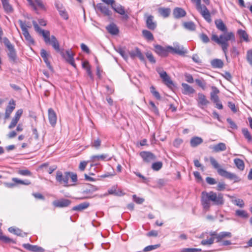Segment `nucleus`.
Returning a JSON list of instances; mask_svg holds the SVG:
<instances>
[{
    "instance_id": "57",
    "label": "nucleus",
    "mask_w": 252,
    "mask_h": 252,
    "mask_svg": "<svg viewBox=\"0 0 252 252\" xmlns=\"http://www.w3.org/2000/svg\"><path fill=\"white\" fill-rule=\"evenodd\" d=\"M132 197L133 200L137 204H142L144 201L143 198L137 197L136 195H133Z\"/></svg>"
},
{
    "instance_id": "28",
    "label": "nucleus",
    "mask_w": 252,
    "mask_h": 252,
    "mask_svg": "<svg viewBox=\"0 0 252 252\" xmlns=\"http://www.w3.org/2000/svg\"><path fill=\"white\" fill-rule=\"evenodd\" d=\"M203 142V139L199 137L195 136L192 137L190 141L191 147H195Z\"/></svg>"
},
{
    "instance_id": "11",
    "label": "nucleus",
    "mask_w": 252,
    "mask_h": 252,
    "mask_svg": "<svg viewBox=\"0 0 252 252\" xmlns=\"http://www.w3.org/2000/svg\"><path fill=\"white\" fill-rule=\"evenodd\" d=\"M140 156L143 161L146 163H150L156 159V157L150 152H141L140 153Z\"/></svg>"
},
{
    "instance_id": "25",
    "label": "nucleus",
    "mask_w": 252,
    "mask_h": 252,
    "mask_svg": "<svg viewBox=\"0 0 252 252\" xmlns=\"http://www.w3.org/2000/svg\"><path fill=\"white\" fill-rule=\"evenodd\" d=\"M232 237V234L229 232H221L217 235V242H220L221 241L226 238H231Z\"/></svg>"
},
{
    "instance_id": "64",
    "label": "nucleus",
    "mask_w": 252,
    "mask_h": 252,
    "mask_svg": "<svg viewBox=\"0 0 252 252\" xmlns=\"http://www.w3.org/2000/svg\"><path fill=\"white\" fill-rule=\"evenodd\" d=\"M88 161H83L80 163L79 168L81 171H84L85 169Z\"/></svg>"
},
{
    "instance_id": "60",
    "label": "nucleus",
    "mask_w": 252,
    "mask_h": 252,
    "mask_svg": "<svg viewBox=\"0 0 252 252\" xmlns=\"http://www.w3.org/2000/svg\"><path fill=\"white\" fill-rule=\"evenodd\" d=\"M201 251V249L195 248H186L182 250L181 252H196Z\"/></svg>"
},
{
    "instance_id": "42",
    "label": "nucleus",
    "mask_w": 252,
    "mask_h": 252,
    "mask_svg": "<svg viewBox=\"0 0 252 252\" xmlns=\"http://www.w3.org/2000/svg\"><path fill=\"white\" fill-rule=\"evenodd\" d=\"M238 33L240 37L243 38L244 40L248 41V35L245 31L239 30L238 31Z\"/></svg>"
},
{
    "instance_id": "32",
    "label": "nucleus",
    "mask_w": 252,
    "mask_h": 252,
    "mask_svg": "<svg viewBox=\"0 0 252 252\" xmlns=\"http://www.w3.org/2000/svg\"><path fill=\"white\" fill-rule=\"evenodd\" d=\"M142 33L143 37L147 40L153 41L154 39L152 33L148 30H143Z\"/></svg>"
},
{
    "instance_id": "35",
    "label": "nucleus",
    "mask_w": 252,
    "mask_h": 252,
    "mask_svg": "<svg viewBox=\"0 0 252 252\" xmlns=\"http://www.w3.org/2000/svg\"><path fill=\"white\" fill-rule=\"evenodd\" d=\"M170 11V9L169 8H160L158 9V12L164 18L169 16Z\"/></svg>"
},
{
    "instance_id": "9",
    "label": "nucleus",
    "mask_w": 252,
    "mask_h": 252,
    "mask_svg": "<svg viewBox=\"0 0 252 252\" xmlns=\"http://www.w3.org/2000/svg\"><path fill=\"white\" fill-rule=\"evenodd\" d=\"M157 71L159 74L160 78L162 79L163 82L166 85L171 86L173 85V83L171 80L170 77L167 75L165 71L160 68H157Z\"/></svg>"
},
{
    "instance_id": "3",
    "label": "nucleus",
    "mask_w": 252,
    "mask_h": 252,
    "mask_svg": "<svg viewBox=\"0 0 252 252\" xmlns=\"http://www.w3.org/2000/svg\"><path fill=\"white\" fill-rule=\"evenodd\" d=\"M32 24L35 31L43 37L45 42L47 44H51L57 52H60L59 43L55 36L52 35L50 37V32L40 29L36 21H33Z\"/></svg>"
},
{
    "instance_id": "54",
    "label": "nucleus",
    "mask_w": 252,
    "mask_h": 252,
    "mask_svg": "<svg viewBox=\"0 0 252 252\" xmlns=\"http://www.w3.org/2000/svg\"><path fill=\"white\" fill-rule=\"evenodd\" d=\"M146 56L151 63H156V60H155V58H154L153 55H152V54L151 52H147L146 54Z\"/></svg>"
},
{
    "instance_id": "18",
    "label": "nucleus",
    "mask_w": 252,
    "mask_h": 252,
    "mask_svg": "<svg viewBox=\"0 0 252 252\" xmlns=\"http://www.w3.org/2000/svg\"><path fill=\"white\" fill-rule=\"evenodd\" d=\"M155 52L161 56H167L169 50L167 49V47L166 48L162 47L161 46L159 45H156L155 46Z\"/></svg>"
},
{
    "instance_id": "14",
    "label": "nucleus",
    "mask_w": 252,
    "mask_h": 252,
    "mask_svg": "<svg viewBox=\"0 0 252 252\" xmlns=\"http://www.w3.org/2000/svg\"><path fill=\"white\" fill-rule=\"evenodd\" d=\"M112 8L118 13L123 15V18L127 20L128 19V16L126 14L124 7L120 4H115Z\"/></svg>"
},
{
    "instance_id": "37",
    "label": "nucleus",
    "mask_w": 252,
    "mask_h": 252,
    "mask_svg": "<svg viewBox=\"0 0 252 252\" xmlns=\"http://www.w3.org/2000/svg\"><path fill=\"white\" fill-rule=\"evenodd\" d=\"M234 162L239 169L240 170H243L244 169L245 165L244 161L242 159L239 158H235L234 160Z\"/></svg>"
},
{
    "instance_id": "39",
    "label": "nucleus",
    "mask_w": 252,
    "mask_h": 252,
    "mask_svg": "<svg viewBox=\"0 0 252 252\" xmlns=\"http://www.w3.org/2000/svg\"><path fill=\"white\" fill-rule=\"evenodd\" d=\"M8 231L10 233H13L15 235L19 236H23V234H25L24 233H23L22 231L19 228H15L13 227H9L8 228Z\"/></svg>"
},
{
    "instance_id": "51",
    "label": "nucleus",
    "mask_w": 252,
    "mask_h": 252,
    "mask_svg": "<svg viewBox=\"0 0 252 252\" xmlns=\"http://www.w3.org/2000/svg\"><path fill=\"white\" fill-rule=\"evenodd\" d=\"M150 105L151 106V109L152 111L154 112L155 114L156 115L158 114V110L156 106L155 105V103L153 101L150 102Z\"/></svg>"
},
{
    "instance_id": "23",
    "label": "nucleus",
    "mask_w": 252,
    "mask_h": 252,
    "mask_svg": "<svg viewBox=\"0 0 252 252\" xmlns=\"http://www.w3.org/2000/svg\"><path fill=\"white\" fill-rule=\"evenodd\" d=\"M186 14V12L182 8L177 7L173 11V15L176 18H180L184 17Z\"/></svg>"
},
{
    "instance_id": "6",
    "label": "nucleus",
    "mask_w": 252,
    "mask_h": 252,
    "mask_svg": "<svg viewBox=\"0 0 252 252\" xmlns=\"http://www.w3.org/2000/svg\"><path fill=\"white\" fill-rule=\"evenodd\" d=\"M144 17L147 28L150 30H155L157 28V23L154 20V16L146 13L144 14Z\"/></svg>"
},
{
    "instance_id": "58",
    "label": "nucleus",
    "mask_w": 252,
    "mask_h": 252,
    "mask_svg": "<svg viewBox=\"0 0 252 252\" xmlns=\"http://www.w3.org/2000/svg\"><path fill=\"white\" fill-rule=\"evenodd\" d=\"M18 173L24 176L32 175V173L28 170H20L18 171Z\"/></svg>"
},
{
    "instance_id": "33",
    "label": "nucleus",
    "mask_w": 252,
    "mask_h": 252,
    "mask_svg": "<svg viewBox=\"0 0 252 252\" xmlns=\"http://www.w3.org/2000/svg\"><path fill=\"white\" fill-rule=\"evenodd\" d=\"M89 202H84L81 204H78L77 206H74L72 210L74 211H82L83 210H84L86 208H87L89 206Z\"/></svg>"
},
{
    "instance_id": "46",
    "label": "nucleus",
    "mask_w": 252,
    "mask_h": 252,
    "mask_svg": "<svg viewBox=\"0 0 252 252\" xmlns=\"http://www.w3.org/2000/svg\"><path fill=\"white\" fill-rule=\"evenodd\" d=\"M150 91L153 95L157 99H160V95L158 92L156 91L155 88L154 86H151L150 87Z\"/></svg>"
},
{
    "instance_id": "40",
    "label": "nucleus",
    "mask_w": 252,
    "mask_h": 252,
    "mask_svg": "<svg viewBox=\"0 0 252 252\" xmlns=\"http://www.w3.org/2000/svg\"><path fill=\"white\" fill-rule=\"evenodd\" d=\"M184 26L187 29H188L190 31H194L195 30V25L192 22L184 23Z\"/></svg>"
},
{
    "instance_id": "2",
    "label": "nucleus",
    "mask_w": 252,
    "mask_h": 252,
    "mask_svg": "<svg viewBox=\"0 0 252 252\" xmlns=\"http://www.w3.org/2000/svg\"><path fill=\"white\" fill-rule=\"evenodd\" d=\"M211 39L221 46L222 51L226 56L228 48L229 46L228 42L229 41H234L235 35L232 32H225L220 35L219 37L216 34H213Z\"/></svg>"
},
{
    "instance_id": "49",
    "label": "nucleus",
    "mask_w": 252,
    "mask_h": 252,
    "mask_svg": "<svg viewBox=\"0 0 252 252\" xmlns=\"http://www.w3.org/2000/svg\"><path fill=\"white\" fill-rule=\"evenodd\" d=\"M196 83L203 90H205L206 88V83L204 81H202L200 79H197L195 80Z\"/></svg>"
},
{
    "instance_id": "26",
    "label": "nucleus",
    "mask_w": 252,
    "mask_h": 252,
    "mask_svg": "<svg viewBox=\"0 0 252 252\" xmlns=\"http://www.w3.org/2000/svg\"><path fill=\"white\" fill-rule=\"evenodd\" d=\"M212 149L214 152L217 153L226 150V146L224 143H220L217 145H214L212 147Z\"/></svg>"
},
{
    "instance_id": "31",
    "label": "nucleus",
    "mask_w": 252,
    "mask_h": 252,
    "mask_svg": "<svg viewBox=\"0 0 252 252\" xmlns=\"http://www.w3.org/2000/svg\"><path fill=\"white\" fill-rule=\"evenodd\" d=\"M108 157V155L106 154H102L100 155H94L91 157L90 161L95 162L99 160H103Z\"/></svg>"
},
{
    "instance_id": "30",
    "label": "nucleus",
    "mask_w": 252,
    "mask_h": 252,
    "mask_svg": "<svg viewBox=\"0 0 252 252\" xmlns=\"http://www.w3.org/2000/svg\"><path fill=\"white\" fill-rule=\"evenodd\" d=\"M215 23L218 29L222 32L226 31V27L221 19H217L215 20Z\"/></svg>"
},
{
    "instance_id": "7",
    "label": "nucleus",
    "mask_w": 252,
    "mask_h": 252,
    "mask_svg": "<svg viewBox=\"0 0 252 252\" xmlns=\"http://www.w3.org/2000/svg\"><path fill=\"white\" fill-rule=\"evenodd\" d=\"M196 101L198 106L201 109H204L210 104V101L207 99L206 96L203 94L200 93L197 94Z\"/></svg>"
},
{
    "instance_id": "29",
    "label": "nucleus",
    "mask_w": 252,
    "mask_h": 252,
    "mask_svg": "<svg viewBox=\"0 0 252 252\" xmlns=\"http://www.w3.org/2000/svg\"><path fill=\"white\" fill-rule=\"evenodd\" d=\"M108 32L113 35H116L118 33L119 30L116 25L113 23L110 24L107 27Z\"/></svg>"
},
{
    "instance_id": "8",
    "label": "nucleus",
    "mask_w": 252,
    "mask_h": 252,
    "mask_svg": "<svg viewBox=\"0 0 252 252\" xmlns=\"http://www.w3.org/2000/svg\"><path fill=\"white\" fill-rule=\"evenodd\" d=\"M69 172H66L63 175L62 172L58 171L56 174V180L61 184H64V186L68 187V181L69 180Z\"/></svg>"
},
{
    "instance_id": "34",
    "label": "nucleus",
    "mask_w": 252,
    "mask_h": 252,
    "mask_svg": "<svg viewBox=\"0 0 252 252\" xmlns=\"http://www.w3.org/2000/svg\"><path fill=\"white\" fill-rule=\"evenodd\" d=\"M213 67L215 68H221L223 65V62L220 59H214L211 62Z\"/></svg>"
},
{
    "instance_id": "27",
    "label": "nucleus",
    "mask_w": 252,
    "mask_h": 252,
    "mask_svg": "<svg viewBox=\"0 0 252 252\" xmlns=\"http://www.w3.org/2000/svg\"><path fill=\"white\" fill-rule=\"evenodd\" d=\"M7 55L10 62L15 63L17 60V55L15 50L14 48L8 50Z\"/></svg>"
},
{
    "instance_id": "59",
    "label": "nucleus",
    "mask_w": 252,
    "mask_h": 252,
    "mask_svg": "<svg viewBox=\"0 0 252 252\" xmlns=\"http://www.w3.org/2000/svg\"><path fill=\"white\" fill-rule=\"evenodd\" d=\"M200 39L201 40L205 43H207L209 42V38L207 36V35L204 33H202L200 35Z\"/></svg>"
},
{
    "instance_id": "43",
    "label": "nucleus",
    "mask_w": 252,
    "mask_h": 252,
    "mask_svg": "<svg viewBox=\"0 0 252 252\" xmlns=\"http://www.w3.org/2000/svg\"><path fill=\"white\" fill-rule=\"evenodd\" d=\"M162 167V163L161 161L154 162L152 164V168L154 170L158 171Z\"/></svg>"
},
{
    "instance_id": "55",
    "label": "nucleus",
    "mask_w": 252,
    "mask_h": 252,
    "mask_svg": "<svg viewBox=\"0 0 252 252\" xmlns=\"http://www.w3.org/2000/svg\"><path fill=\"white\" fill-rule=\"evenodd\" d=\"M18 121L19 120L17 119L16 118H13L10 125L8 126V128L9 129H12L13 128H14L16 126Z\"/></svg>"
},
{
    "instance_id": "20",
    "label": "nucleus",
    "mask_w": 252,
    "mask_h": 252,
    "mask_svg": "<svg viewBox=\"0 0 252 252\" xmlns=\"http://www.w3.org/2000/svg\"><path fill=\"white\" fill-rule=\"evenodd\" d=\"M97 8L104 15H106V16H111V14H112L111 11L109 9V7L107 6H106L101 3H99L97 5Z\"/></svg>"
},
{
    "instance_id": "15",
    "label": "nucleus",
    "mask_w": 252,
    "mask_h": 252,
    "mask_svg": "<svg viewBox=\"0 0 252 252\" xmlns=\"http://www.w3.org/2000/svg\"><path fill=\"white\" fill-rule=\"evenodd\" d=\"M63 58L65 59V60L66 61V62H67L74 67L76 68V66L74 63L73 54L71 51L69 50H67L66 51L65 53L64 54H63Z\"/></svg>"
},
{
    "instance_id": "44",
    "label": "nucleus",
    "mask_w": 252,
    "mask_h": 252,
    "mask_svg": "<svg viewBox=\"0 0 252 252\" xmlns=\"http://www.w3.org/2000/svg\"><path fill=\"white\" fill-rule=\"evenodd\" d=\"M3 42L7 48L8 50L14 48V46L11 43L10 41L6 37L3 38Z\"/></svg>"
},
{
    "instance_id": "52",
    "label": "nucleus",
    "mask_w": 252,
    "mask_h": 252,
    "mask_svg": "<svg viewBox=\"0 0 252 252\" xmlns=\"http://www.w3.org/2000/svg\"><path fill=\"white\" fill-rule=\"evenodd\" d=\"M35 3V5L38 6L40 9L45 10V7L44 5L42 0H34Z\"/></svg>"
},
{
    "instance_id": "17",
    "label": "nucleus",
    "mask_w": 252,
    "mask_h": 252,
    "mask_svg": "<svg viewBox=\"0 0 252 252\" xmlns=\"http://www.w3.org/2000/svg\"><path fill=\"white\" fill-rule=\"evenodd\" d=\"M23 246L26 250L33 252H43L44 251V250L40 247L36 245H32L30 244H24Z\"/></svg>"
},
{
    "instance_id": "4",
    "label": "nucleus",
    "mask_w": 252,
    "mask_h": 252,
    "mask_svg": "<svg viewBox=\"0 0 252 252\" xmlns=\"http://www.w3.org/2000/svg\"><path fill=\"white\" fill-rule=\"evenodd\" d=\"M209 159L211 165L215 169L217 170V172L220 175L231 180L237 178L236 175L221 169L220 165L214 158L211 157Z\"/></svg>"
},
{
    "instance_id": "56",
    "label": "nucleus",
    "mask_w": 252,
    "mask_h": 252,
    "mask_svg": "<svg viewBox=\"0 0 252 252\" xmlns=\"http://www.w3.org/2000/svg\"><path fill=\"white\" fill-rule=\"evenodd\" d=\"M18 121L19 120L17 119L16 118H13L10 125L8 126V128L9 129H12L13 128H14L16 126Z\"/></svg>"
},
{
    "instance_id": "16",
    "label": "nucleus",
    "mask_w": 252,
    "mask_h": 252,
    "mask_svg": "<svg viewBox=\"0 0 252 252\" xmlns=\"http://www.w3.org/2000/svg\"><path fill=\"white\" fill-rule=\"evenodd\" d=\"M48 119L50 124L52 126H55L57 123V115L55 112L52 108L48 109Z\"/></svg>"
},
{
    "instance_id": "45",
    "label": "nucleus",
    "mask_w": 252,
    "mask_h": 252,
    "mask_svg": "<svg viewBox=\"0 0 252 252\" xmlns=\"http://www.w3.org/2000/svg\"><path fill=\"white\" fill-rule=\"evenodd\" d=\"M160 247L159 244L155 245H150L146 247L144 250L143 251L145 252L151 251L153 250H155L156 249H157Z\"/></svg>"
},
{
    "instance_id": "50",
    "label": "nucleus",
    "mask_w": 252,
    "mask_h": 252,
    "mask_svg": "<svg viewBox=\"0 0 252 252\" xmlns=\"http://www.w3.org/2000/svg\"><path fill=\"white\" fill-rule=\"evenodd\" d=\"M247 60L249 63L252 66V49L249 50L247 51Z\"/></svg>"
},
{
    "instance_id": "47",
    "label": "nucleus",
    "mask_w": 252,
    "mask_h": 252,
    "mask_svg": "<svg viewBox=\"0 0 252 252\" xmlns=\"http://www.w3.org/2000/svg\"><path fill=\"white\" fill-rule=\"evenodd\" d=\"M214 241V237H211L208 240H203L201 241V244L203 245H211L213 244Z\"/></svg>"
},
{
    "instance_id": "10",
    "label": "nucleus",
    "mask_w": 252,
    "mask_h": 252,
    "mask_svg": "<svg viewBox=\"0 0 252 252\" xmlns=\"http://www.w3.org/2000/svg\"><path fill=\"white\" fill-rule=\"evenodd\" d=\"M197 11L207 22L208 23L212 22L211 13L205 5H203L201 7H199Z\"/></svg>"
},
{
    "instance_id": "13",
    "label": "nucleus",
    "mask_w": 252,
    "mask_h": 252,
    "mask_svg": "<svg viewBox=\"0 0 252 252\" xmlns=\"http://www.w3.org/2000/svg\"><path fill=\"white\" fill-rule=\"evenodd\" d=\"M71 203V201L67 199H61L60 200H55L53 202V205L56 207L63 208L69 206Z\"/></svg>"
},
{
    "instance_id": "48",
    "label": "nucleus",
    "mask_w": 252,
    "mask_h": 252,
    "mask_svg": "<svg viewBox=\"0 0 252 252\" xmlns=\"http://www.w3.org/2000/svg\"><path fill=\"white\" fill-rule=\"evenodd\" d=\"M101 145V140L97 138V139L94 140L93 142L92 143V147L98 149Z\"/></svg>"
},
{
    "instance_id": "24",
    "label": "nucleus",
    "mask_w": 252,
    "mask_h": 252,
    "mask_svg": "<svg viewBox=\"0 0 252 252\" xmlns=\"http://www.w3.org/2000/svg\"><path fill=\"white\" fill-rule=\"evenodd\" d=\"M5 11L7 13H12L13 8L9 2V0H0Z\"/></svg>"
},
{
    "instance_id": "38",
    "label": "nucleus",
    "mask_w": 252,
    "mask_h": 252,
    "mask_svg": "<svg viewBox=\"0 0 252 252\" xmlns=\"http://www.w3.org/2000/svg\"><path fill=\"white\" fill-rule=\"evenodd\" d=\"M236 215L243 219H247L249 216L248 213L243 210H237L235 212Z\"/></svg>"
},
{
    "instance_id": "63",
    "label": "nucleus",
    "mask_w": 252,
    "mask_h": 252,
    "mask_svg": "<svg viewBox=\"0 0 252 252\" xmlns=\"http://www.w3.org/2000/svg\"><path fill=\"white\" fill-rule=\"evenodd\" d=\"M227 122L232 128L236 129L237 128V125L230 118L227 119Z\"/></svg>"
},
{
    "instance_id": "21",
    "label": "nucleus",
    "mask_w": 252,
    "mask_h": 252,
    "mask_svg": "<svg viewBox=\"0 0 252 252\" xmlns=\"http://www.w3.org/2000/svg\"><path fill=\"white\" fill-rule=\"evenodd\" d=\"M212 91L210 94L211 100L214 103L219 101V98L218 94L219 93V90L216 87H212Z\"/></svg>"
},
{
    "instance_id": "61",
    "label": "nucleus",
    "mask_w": 252,
    "mask_h": 252,
    "mask_svg": "<svg viewBox=\"0 0 252 252\" xmlns=\"http://www.w3.org/2000/svg\"><path fill=\"white\" fill-rule=\"evenodd\" d=\"M185 76L186 81L189 83H192L193 82V79L191 75L186 73Z\"/></svg>"
},
{
    "instance_id": "36",
    "label": "nucleus",
    "mask_w": 252,
    "mask_h": 252,
    "mask_svg": "<svg viewBox=\"0 0 252 252\" xmlns=\"http://www.w3.org/2000/svg\"><path fill=\"white\" fill-rule=\"evenodd\" d=\"M15 102L13 100H11L8 103V105L6 107L5 112L11 113L15 108Z\"/></svg>"
},
{
    "instance_id": "12",
    "label": "nucleus",
    "mask_w": 252,
    "mask_h": 252,
    "mask_svg": "<svg viewBox=\"0 0 252 252\" xmlns=\"http://www.w3.org/2000/svg\"><path fill=\"white\" fill-rule=\"evenodd\" d=\"M167 49L169 50V52L180 55H184L187 53V51L184 50L183 46L179 44L174 45V47L167 46Z\"/></svg>"
},
{
    "instance_id": "19",
    "label": "nucleus",
    "mask_w": 252,
    "mask_h": 252,
    "mask_svg": "<svg viewBox=\"0 0 252 252\" xmlns=\"http://www.w3.org/2000/svg\"><path fill=\"white\" fill-rule=\"evenodd\" d=\"M40 55L41 57L43 59L44 62L46 63L47 66L48 68L52 71H53V68L51 66L49 60L48 58L49 57V55L47 53L46 51L43 49L41 50Z\"/></svg>"
},
{
    "instance_id": "53",
    "label": "nucleus",
    "mask_w": 252,
    "mask_h": 252,
    "mask_svg": "<svg viewBox=\"0 0 252 252\" xmlns=\"http://www.w3.org/2000/svg\"><path fill=\"white\" fill-rule=\"evenodd\" d=\"M233 202L236 205L239 206V207L243 208L244 206V202L242 199H236L233 201Z\"/></svg>"
},
{
    "instance_id": "41",
    "label": "nucleus",
    "mask_w": 252,
    "mask_h": 252,
    "mask_svg": "<svg viewBox=\"0 0 252 252\" xmlns=\"http://www.w3.org/2000/svg\"><path fill=\"white\" fill-rule=\"evenodd\" d=\"M242 133L245 137L248 140V141L250 142L252 141V137L250 132L247 128L242 129Z\"/></svg>"
},
{
    "instance_id": "62",
    "label": "nucleus",
    "mask_w": 252,
    "mask_h": 252,
    "mask_svg": "<svg viewBox=\"0 0 252 252\" xmlns=\"http://www.w3.org/2000/svg\"><path fill=\"white\" fill-rule=\"evenodd\" d=\"M59 12H60V14L61 16L63 18H64L65 20L68 19V15H67V14L66 12L64 10V9H63V10H62V9L59 10Z\"/></svg>"
},
{
    "instance_id": "5",
    "label": "nucleus",
    "mask_w": 252,
    "mask_h": 252,
    "mask_svg": "<svg viewBox=\"0 0 252 252\" xmlns=\"http://www.w3.org/2000/svg\"><path fill=\"white\" fill-rule=\"evenodd\" d=\"M18 23L20 24V27L23 32V35L24 36L26 41L29 44H33L34 40L28 32L25 23H24L21 20H19Z\"/></svg>"
},
{
    "instance_id": "1",
    "label": "nucleus",
    "mask_w": 252,
    "mask_h": 252,
    "mask_svg": "<svg viewBox=\"0 0 252 252\" xmlns=\"http://www.w3.org/2000/svg\"><path fill=\"white\" fill-rule=\"evenodd\" d=\"M211 201L213 202V204L216 205H221L224 203V199L221 193L217 194L213 191L202 192L201 203L205 209H208L210 208Z\"/></svg>"
},
{
    "instance_id": "22",
    "label": "nucleus",
    "mask_w": 252,
    "mask_h": 252,
    "mask_svg": "<svg viewBox=\"0 0 252 252\" xmlns=\"http://www.w3.org/2000/svg\"><path fill=\"white\" fill-rule=\"evenodd\" d=\"M182 86L183 87L182 93L185 94H191L195 92V90L190 86L186 83H182Z\"/></svg>"
}]
</instances>
